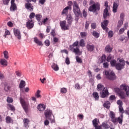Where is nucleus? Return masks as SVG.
<instances>
[{"label": "nucleus", "mask_w": 129, "mask_h": 129, "mask_svg": "<svg viewBox=\"0 0 129 129\" xmlns=\"http://www.w3.org/2000/svg\"><path fill=\"white\" fill-rule=\"evenodd\" d=\"M109 116L111 118V121L113 123H117L118 122L119 124H122L123 119L121 117H115V114L113 111H110L109 113Z\"/></svg>", "instance_id": "1"}, {"label": "nucleus", "mask_w": 129, "mask_h": 129, "mask_svg": "<svg viewBox=\"0 0 129 129\" xmlns=\"http://www.w3.org/2000/svg\"><path fill=\"white\" fill-rule=\"evenodd\" d=\"M73 11L77 18L80 17V15H81V11H80V8H79V6L76 1L73 2Z\"/></svg>", "instance_id": "2"}, {"label": "nucleus", "mask_w": 129, "mask_h": 129, "mask_svg": "<svg viewBox=\"0 0 129 129\" xmlns=\"http://www.w3.org/2000/svg\"><path fill=\"white\" fill-rule=\"evenodd\" d=\"M20 103L25 112H28V110H29V101L25 100V99L23 98V97H20L19 99Z\"/></svg>", "instance_id": "3"}, {"label": "nucleus", "mask_w": 129, "mask_h": 129, "mask_svg": "<svg viewBox=\"0 0 129 129\" xmlns=\"http://www.w3.org/2000/svg\"><path fill=\"white\" fill-rule=\"evenodd\" d=\"M44 115H45V117L46 118H48L51 121V123H54L55 122V117L53 116V118H51V116L53 115V113L52 112V110H46L44 112Z\"/></svg>", "instance_id": "4"}, {"label": "nucleus", "mask_w": 129, "mask_h": 129, "mask_svg": "<svg viewBox=\"0 0 129 129\" xmlns=\"http://www.w3.org/2000/svg\"><path fill=\"white\" fill-rule=\"evenodd\" d=\"M89 12H92L93 13H96L100 11V4L98 3H96L95 4H93L89 7L88 9Z\"/></svg>", "instance_id": "5"}, {"label": "nucleus", "mask_w": 129, "mask_h": 129, "mask_svg": "<svg viewBox=\"0 0 129 129\" xmlns=\"http://www.w3.org/2000/svg\"><path fill=\"white\" fill-rule=\"evenodd\" d=\"M105 75H106V78L109 79V80H115L116 78L115 74H114L113 72L109 73V71H105Z\"/></svg>", "instance_id": "6"}, {"label": "nucleus", "mask_w": 129, "mask_h": 129, "mask_svg": "<svg viewBox=\"0 0 129 129\" xmlns=\"http://www.w3.org/2000/svg\"><path fill=\"white\" fill-rule=\"evenodd\" d=\"M118 63H117L115 68L117 70L120 71L121 69H123L124 65H125V61L122 59H120Z\"/></svg>", "instance_id": "7"}, {"label": "nucleus", "mask_w": 129, "mask_h": 129, "mask_svg": "<svg viewBox=\"0 0 129 129\" xmlns=\"http://www.w3.org/2000/svg\"><path fill=\"white\" fill-rule=\"evenodd\" d=\"M109 22L107 20H104L103 22H102L101 23V26L102 29L106 31V33H107L108 32V28H107V26H108V23Z\"/></svg>", "instance_id": "8"}, {"label": "nucleus", "mask_w": 129, "mask_h": 129, "mask_svg": "<svg viewBox=\"0 0 129 129\" xmlns=\"http://www.w3.org/2000/svg\"><path fill=\"white\" fill-rule=\"evenodd\" d=\"M34 23L33 22V20L28 19V21L26 23V27L28 30H31L34 28Z\"/></svg>", "instance_id": "9"}, {"label": "nucleus", "mask_w": 129, "mask_h": 129, "mask_svg": "<svg viewBox=\"0 0 129 129\" xmlns=\"http://www.w3.org/2000/svg\"><path fill=\"white\" fill-rule=\"evenodd\" d=\"M108 88L105 87L102 92H100L101 97L105 98L108 95Z\"/></svg>", "instance_id": "10"}, {"label": "nucleus", "mask_w": 129, "mask_h": 129, "mask_svg": "<svg viewBox=\"0 0 129 129\" xmlns=\"http://www.w3.org/2000/svg\"><path fill=\"white\" fill-rule=\"evenodd\" d=\"M60 26L62 31H66V30H69V26H66V21H60Z\"/></svg>", "instance_id": "11"}, {"label": "nucleus", "mask_w": 129, "mask_h": 129, "mask_svg": "<svg viewBox=\"0 0 129 129\" xmlns=\"http://www.w3.org/2000/svg\"><path fill=\"white\" fill-rule=\"evenodd\" d=\"M121 89H122L123 90H125V94L127 95V96H128L129 95V86L126 85V84H122L120 86Z\"/></svg>", "instance_id": "12"}, {"label": "nucleus", "mask_w": 129, "mask_h": 129, "mask_svg": "<svg viewBox=\"0 0 129 129\" xmlns=\"http://www.w3.org/2000/svg\"><path fill=\"white\" fill-rule=\"evenodd\" d=\"M29 123H30V120L28 118H24L23 119V125L25 128L28 129L30 127Z\"/></svg>", "instance_id": "13"}, {"label": "nucleus", "mask_w": 129, "mask_h": 129, "mask_svg": "<svg viewBox=\"0 0 129 129\" xmlns=\"http://www.w3.org/2000/svg\"><path fill=\"white\" fill-rule=\"evenodd\" d=\"M25 8L28 10L29 12H33L34 11V6L30 2L25 4Z\"/></svg>", "instance_id": "14"}, {"label": "nucleus", "mask_w": 129, "mask_h": 129, "mask_svg": "<svg viewBox=\"0 0 129 129\" xmlns=\"http://www.w3.org/2000/svg\"><path fill=\"white\" fill-rule=\"evenodd\" d=\"M118 1L119 0L115 1L113 3L112 10L113 13H116V12H117V8H118V4L119 3Z\"/></svg>", "instance_id": "15"}, {"label": "nucleus", "mask_w": 129, "mask_h": 129, "mask_svg": "<svg viewBox=\"0 0 129 129\" xmlns=\"http://www.w3.org/2000/svg\"><path fill=\"white\" fill-rule=\"evenodd\" d=\"M14 35L18 40H21V32H20V30L18 29H15L14 30Z\"/></svg>", "instance_id": "16"}, {"label": "nucleus", "mask_w": 129, "mask_h": 129, "mask_svg": "<svg viewBox=\"0 0 129 129\" xmlns=\"http://www.w3.org/2000/svg\"><path fill=\"white\" fill-rule=\"evenodd\" d=\"M103 18L105 20H106L107 17H110V14L108 13V9L106 8L103 11Z\"/></svg>", "instance_id": "17"}, {"label": "nucleus", "mask_w": 129, "mask_h": 129, "mask_svg": "<svg viewBox=\"0 0 129 129\" xmlns=\"http://www.w3.org/2000/svg\"><path fill=\"white\" fill-rule=\"evenodd\" d=\"M71 7H66L64 8L61 12V15H64V16H67L68 15V11L69 10L71 11Z\"/></svg>", "instance_id": "18"}, {"label": "nucleus", "mask_w": 129, "mask_h": 129, "mask_svg": "<svg viewBox=\"0 0 129 129\" xmlns=\"http://www.w3.org/2000/svg\"><path fill=\"white\" fill-rule=\"evenodd\" d=\"M86 48L87 50H88L89 52H92L93 50H94L95 46L93 44L90 45L89 44H87L86 45Z\"/></svg>", "instance_id": "19"}, {"label": "nucleus", "mask_w": 129, "mask_h": 129, "mask_svg": "<svg viewBox=\"0 0 129 129\" xmlns=\"http://www.w3.org/2000/svg\"><path fill=\"white\" fill-rule=\"evenodd\" d=\"M34 42L36 43L38 46H43V42L41 41L37 37L34 38Z\"/></svg>", "instance_id": "20"}, {"label": "nucleus", "mask_w": 129, "mask_h": 129, "mask_svg": "<svg viewBox=\"0 0 129 129\" xmlns=\"http://www.w3.org/2000/svg\"><path fill=\"white\" fill-rule=\"evenodd\" d=\"M37 109L39 111H44V110L46 109V106L44 104H40L38 105Z\"/></svg>", "instance_id": "21"}, {"label": "nucleus", "mask_w": 129, "mask_h": 129, "mask_svg": "<svg viewBox=\"0 0 129 129\" xmlns=\"http://www.w3.org/2000/svg\"><path fill=\"white\" fill-rule=\"evenodd\" d=\"M5 119L7 123H13L14 122V120L10 116H6Z\"/></svg>", "instance_id": "22"}, {"label": "nucleus", "mask_w": 129, "mask_h": 129, "mask_svg": "<svg viewBox=\"0 0 129 129\" xmlns=\"http://www.w3.org/2000/svg\"><path fill=\"white\" fill-rule=\"evenodd\" d=\"M105 50L106 52H107V53H110L112 51V48L111 47H110V45L109 44H108L106 46Z\"/></svg>", "instance_id": "23"}, {"label": "nucleus", "mask_w": 129, "mask_h": 129, "mask_svg": "<svg viewBox=\"0 0 129 129\" xmlns=\"http://www.w3.org/2000/svg\"><path fill=\"white\" fill-rule=\"evenodd\" d=\"M103 106L105 108H107V109H109L110 108V102L108 101L105 102L103 104Z\"/></svg>", "instance_id": "24"}, {"label": "nucleus", "mask_w": 129, "mask_h": 129, "mask_svg": "<svg viewBox=\"0 0 129 129\" xmlns=\"http://www.w3.org/2000/svg\"><path fill=\"white\" fill-rule=\"evenodd\" d=\"M97 88L98 91H101L102 90H103L105 87H104V86L101 84H98L97 86Z\"/></svg>", "instance_id": "25"}, {"label": "nucleus", "mask_w": 129, "mask_h": 129, "mask_svg": "<svg viewBox=\"0 0 129 129\" xmlns=\"http://www.w3.org/2000/svg\"><path fill=\"white\" fill-rule=\"evenodd\" d=\"M118 95L121 99H124V98H125V93L124 92H123L122 91H121L118 94Z\"/></svg>", "instance_id": "26"}, {"label": "nucleus", "mask_w": 129, "mask_h": 129, "mask_svg": "<svg viewBox=\"0 0 129 129\" xmlns=\"http://www.w3.org/2000/svg\"><path fill=\"white\" fill-rule=\"evenodd\" d=\"M118 109H119V112H120V114H121V118H122L123 117V113H124V110H123V107L122 106L120 107H118Z\"/></svg>", "instance_id": "27"}, {"label": "nucleus", "mask_w": 129, "mask_h": 129, "mask_svg": "<svg viewBox=\"0 0 129 129\" xmlns=\"http://www.w3.org/2000/svg\"><path fill=\"white\" fill-rule=\"evenodd\" d=\"M8 108L10 109L11 111H15L16 110V108L15 106L11 104H7Z\"/></svg>", "instance_id": "28"}, {"label": "nucleus", "mask_w": 129, "mask_h": 129, "mask_svg": "<svg viewBox=\"0 0 129 129\" xmlns=\"http://www.w3.org/2000/svg\"><path fill=\"white\" fill-rule=\"evenodd\" d=\"M26 86V82L23 80H21L19 84V88H24Z\"/></svg>", "instance_id": "29"}, {"label": "nucleus", "mask_w": 129, "mask_h": 129, "mask_svg": "<svg viewBox=\"0 0 129 129\" xmlns=\"http://www.w3.org/2000/svg\"><path fill=\"white\" fill-rule=\"evenodd\" d=\"M72 50L74 52V53H75V54H79L80 53V50L78 47H77L76 48H72Z\"/></svg>", "instance_id": "30"}, {"label": "nucleus", "mask_w": 129, "mask_h": 129, "mask_svg": "<svg viewBox=\"0 0 129 129\" xmlns=\"http://www.w3.org/2000/svg\"><path fill=\"white\" fill-rule=\"evenodd\" d=\"M0 63L1 65H3V66H8V61L5 59H1L0 60Z\"/></svg>", "instance_id": "31"}, {"label": "nucleus", "mask_w": 129, "mask_h": 129, "mask_svg": "<svg viewBox=\"0 0 129 129\" xmlns=\"http://www.w3.org/2000/svg\"><path fill=\"white\" fill-rule=\"evenodd\" d=\"M52 69L54 70V71H58L59 70V67H58V65L55 64V63H53L52 64V66H51Z\"/></svg>", "instance_id": "32"}, {"label": "nucleus", "mask_w": 129, "mask_h": 129, "mask_svg": "<svg viewBox=\"0 0 129 129\" xmlns=\"http://www.w3.org/2000/svg\"><path fill=\"white\" fill-rule=\"evenodd\" d=\"M101 126L104 127L105 129H109V125L107 124V122H103L102 123Z\"/></svg>", "instance_id": "33"}, {"label": "nucleus", "mask_w": 129, "mask_h": 129, "mask_svg": "<svg viewBox=\"0 0 129 129\" xmlns=\"http://www.w3.org/2000/svg\"><path fill=\"white\" fill-rule=\"evenodd\" d=\"M11 35V32L8 29L5 30V34L3 35L4 38H7V36H10Z\"/></svg>", "instance_id": "34"}, {"label": "nucleus", "mask_w": 129, "mask_h": 129, "mask_svg": "<svg viewBox=\"0 0 129 129\" xmlns=\"http://www.w3.org/2000/svg\"><path fill=\"white\" fill-rule=\"evenodd\" d=\"M93 125L94 127L96 126L97 125H98V120L97 118H95L92 121Z\"/></svg>", "instance_id": "35"}, {"label": "nucleus", "mask_w": 129, "mask_h": 129, "mask_svg": "<svg viewBox=\"0 0 129 129\" xmlns=\"http://www.w3.org/2000/svg\"><path fill=\"white\" fill-rule=\"evenodd\" d=\"M79 44L81 47H85V41H84V39H81Z\"/></svg>", "instance_id": "36"}, {"label": "nucleus", "mask_w": 129, "mask_h": 129, "mask_svg": "<svg viewBox=\"0 0 129 129\" xmlns=\"http://www.w3.org/2000/svg\"><path fill=\"white\" fill-rule=\"evenodd\" d=\"M35 18L38 22H41V19H42V15L41 14H36L35 15Z\"/></svg>", "instance_id": "37"}, {"label": "nucleus", "mask_w": 129, "mask_h": 129, "mask_svg": "<svg viewBox=\"0 0 129 129\" xmlns=\"http://www.w3.org/2000/svg\"><path fill=\"white\" fill-rule=\"evenodd\" d=\"M92 35L95 38H99V33H98L97 32L95 31H93L92 32Z\"/></svg>", "instance_id": "38"}, {"label": "nucleus", "mask_w": 129, "mask_h": 129, "mask_svg": "<svg viewBox=\"0 0 129 129\" xmlns=\"http://www.w3.org/2000/svg\"><path fill=\"white\" fill-rule=\"evenodd\" d=\"M17 10V5L16 4H11L10 11H16Z\"/></svg>", "instance_id": "39"}, {"label": "nucleus", "mask_w": 129, "mask_h": 129, "mask_svg": "<svg viewBox=\"0 0 129 129\" xmlns=\"http://www.w3.org/2000/svg\"><path fill=\"white\" fill-rule=\"evenodd\" d=\"M93 96L95 98L96 100H98L99 98V96H98V93H97V92H94L93 93Z\"/></svg>", "instance_id": "40"}, {"label": "nucleus", "mask_w": 129, "mask_h": 129, "mask_svg": "<svg viewBox=\"0 0 129 129\" xmlns=\"http://www.w3.org/2000/svg\"><path fill=\"white\" fill-rule=\"evenodd\" d=\"M116 103L117 105H118V107L122 106V105H123V103L122 102V101H121V100H118Z\"/></svg>", "instance_id": "41"}, {"label": "nucleus", "mask_w": 129, "mask_h": 129, "mask_svg": "<svg viewBox=\"0 0 129 129\" xmlns=\"http://www.w3.org/2000/svg\"><path fill=\"white\" fill-rule=\"evenodd\" d=\"M110 64H111V66H113V67H116L117 63H116V60H112L110 61Z\"/></svg>", "instance_id": "42"}, {"label": "nucleus", "mask_w": 129, "mask_h": 129, "mask_svg": "<svg viewBox=\"0 0 129 129\" xmlns=\"http://www.w3.org/2000/svg\"><path fill=\"white\" fill-rule=\"evenodd\" d=\"M29 20H33V19H34V18H35V17H36V14H35V13L32 12L31 13H30V15H29Z\"/></svg>", "instance_id": "43"}, {"label": "nucleus", "mask_w": 129, "mask_h": 129, "mask_svg": "<svg viewBox=\"0 0 129 129\" xmlns=\"http://www.w3.org/2000/svg\"><path fill=\"white\" fill-rule=\"evenodd\" d=\"M90 24V22H89V21H87L86 22L85 26V30H88Z\"/></svg>", "instance_id": "44"}, {"label": "nucleus", "mask_w": 129, "mask_h": 129, "mask_svg": "<svg viewBox=\"0 0 129 129\" xmlns=\"http://www.w3.org/2000/svg\"><path fill=\"white\" fill-rule=\"evenodd\" d=\"M4 55L5 59H9V52H8V51L5 50L4 52Z\"/></svg>", "instance_id": "45"}, {"label": "nucleus", "mask_w": 129, "mask_h": 129, "mask_svg": "<svg viewBox=\"0 0 129 129\" xmlns=\"http://www.w3.org/2000/svg\"><path fill=\"white\" fill-rule=\"evenodd\" d=\"M75 88L78 90H80V89H81V87L80 86L79 83H78L75 85Z\"/></svg>", "instance_id": "46"}, {"label": "nucleus", "mask_w": 129, "mask_h": 129, "mask_svg": "<svg viewBox=\"0 0 129 129\" xmlns=\"http://www.w3.org/2000/svg\"><path fill=\"white\" fill-rule=\"evenodd\" d=\"M106 60V56L104 54L102 55L101 57V63H103V62H105Z\"/></svg>", "instance_id": "47"}, {"label": "nucleus", "mask_w": 129, "mask_h": 129, "mask_svg": "<svg viewBox=\"0 0 129 129\" xmlns=\"http://www.w3.org/2000/svg\"><path fill=\"white\" fill-rule=\"evenodd\" d=\"M76 61L78 63H82V59H81V58L80 57H79V56H77L76 57Z\"/></svg>", "instance_id": "48"}, {"label": "nucleus", "mask_w": 129, "mask_h": 129, "mask_svg": "<svg viewBox=\"0 0 129 129\" xmlns=\"http://www.w3.org/2000/svg\"><path fill=\"white\" fill-rule=\"evenodd\" d=\"M7 102H8L9 103H12L14 101V100H13V98H11V97H7Z\"/></svg>", "instance_id": "49"}, {"label": "nucleus", "mask_w": 129, "mask_h": 129, "mask_svg": "<svg viewBox=\"0 0 129 129\" xmlns=\"http://www.w3.org/2000/svg\"><path fill=\"white\" fill-rule=\"evenodd\" d=\"M41 93V91H40L39 90H38L36 93L35 94V95L36 96V97H37V98H40V97H41V95H40V93Z\"/></svg>", "instance_id": "50"}, {"label": "nucleus", "mask_w": 129, "mask_h": 129, "mask_svg": "<svg viewBox=\"0 0 129 129\" xmlns=\"http://www.w3.org/2000/svg\"><path fill=\"white\" fill-rule=\"evenodd\" d=\"M44 44H45V46H46L47 47H49V46H50V40H49L48 39H46V40L44 41Z\"/></svg>", "instance_id": "51"}, {"label": "nucleus", "mask_w": 129, "mask_h": 129, "mask_svg": "<svg viewBox=\"0 0 129 129\" xmlns=\"http://www.w3.org/2000/svg\"><path fill=\"white\" fill-rule=\"evenodd\" d=\"M60 92L61 93H67V89L66 88H62L60 89Z\"/></svg>", "instance_id": "52"}, {"label": "nucleus", "mask_w": 129, "mask_h": 129, "mask_svg": "<svg viewBox=\"0 0 129 129\" xmlns=\"http://www.w3.org/2000/svg\"><path fill=\"white\" fill-rule=\"evenodd\" d=\"M80 35H81L82 38H84L85 37H87V34H86V32H81Z\"/></svg>", "instance_id": "53"}, {"label": "nucleus", "mask_w": 129, "mask_h": 129, "mask_svg": "<svg viewBox=\"0 0 129 129\" xmlns=\"http://www.w3.org/2000/svg\"><path fill=\"white\" fill-rule=\"evenodd\" d=\"M114 91L116 93H117V94H118L122 91L118 88H115Z\"/></svg>", "instance_id": "54"}, {"label": "nucleus", "mask_w": 129, "mask_h": 129, "mask_svg": "<svg viewBox=\"0 0 129 129\" xmlns=\"http://www.w3.org/2000/svg\"><path fill=\"white\" fill-rule=\"evenodd\" d=\"M15 73L16 74V75L17 76H18L19 77H21V75H22V72L20 71H16L15 72Z\"/></svg>", "instance_id": "55"}, {"label": "nucleus", "mask_w": 129, "mask_h": 129, "mask_svg": "<svg viewBox=\"0 0 129 129\" xmlns=\"http://www.w3.org/2000/svg\"><path fill=\"white\" fill-rule=\"evenodd\" d=\"M108 37L109 38H112L113 37V32L110 31L108 32Z\"/></svg>", "instance_id": "56"}, {"label": "nucleus", "mask_w": 129, "mask_h": 129, "mask_svg": "<svg viewBox=\"0 0 129 129\" xmlns=\"http://www.w3.org/2000/svg\"><path fill=\"white\" fill-rule=\"evenodd\" d=\"M10 1L11 0H3V3L4 5L8 6V5H9V3H10Z\"/></svg>", "instance_id": "57"}, {"label": "nucleus", "mask_w": 129, "mask_h": 129, "mask_svg": "<svg viewBox=\"0 0 129 129\" xmlns=\"http://www.w3.org/2000/svg\"><path fill=\"white\" fill-rule=\"evenodd\" d=\"M122 24H123V22H122V21L120 20L118 22V25H117V27L118 28H120V27H121V26H122Z\"/></svg>", "instance_id": "58"}, {"label": "nucleus", "mask_w": 129, "mask_h": 129, "mask_svg": "<svg viewBox=\"0 0 129 129\" xmlns=\"http://www.w3.org/2000/svg\"><path fill=\"white\" fill-rule=\"evenodd\" d=\"M111 59H112V55H111V54H109L107 57V61L108 62H110V60H111Z\"/></svg>", "instance_id": "59"}, {"label": "nucleus", "mask_w": 129, "mask_h": 129, "mask_svg": "<svg viewBox=\"0 0 129 129\" xmlns=\"http://www.w3.org/2000/svg\"><path fill=\"white\" fill-rule=\"evenodd\" d=\"M124 31H125V29L123 28H121L119 30V34H123L124 32Z\"/></svg>", "instance_id": "60"}, {"label": "nucleus", "mask_w": 129, "mask_h": 129, "mask_svg": "<svg viewBox=\"0 0 129 129\" xmlns=\"http://www.w3.org/2000/svg\"><path fill=\"white\" fill-rule=\"evenodd\" d=\"M66 63L67 65H69V64H70V59H69V57H66Z\"/></svg>", "instance_id": "61"}, {"label": "nucleus", "mask_w": 129, "mask_h": 129, "mask_svg": "<svg viewBox=\"0 0 129 129\" xmlns=\"http://www.w3.org/2000/svg\"><path fill=\"white\" fill-rule=\"evenodd\" d=\"M83 15L84 18H86V17H87V12L85 11V10H83Z\"/></svg>", "instance_id": "62"}, {"label": "nucleus", "mask_w": 129, "mask_h": 129, "mask_svg": "<svg viewBox=\"0 0 129 129\" xmlns=\"http://www.w3.org/2000/svg\"><path fill=\"white\" fill-rule=\"evenodd\" d=\"M91 28L93 30H94V29H96V23H92Z\"/></svg>", "instance_id": "63"}, {"label": "nucleus", "mask_w": 129, "mask_h": 129, "mask_svg": "<svg viewBox=\"0 0 129 129\" xmlns=\"http://www.w3.org/2000/svg\"><path fill=\"white\" fill-rule=\"evenodd\" d=\"M116 97H115V95H111L109 97L110 100H114V99H116Z\"/></svg>", "instance_id": "64"}]
</instances>
